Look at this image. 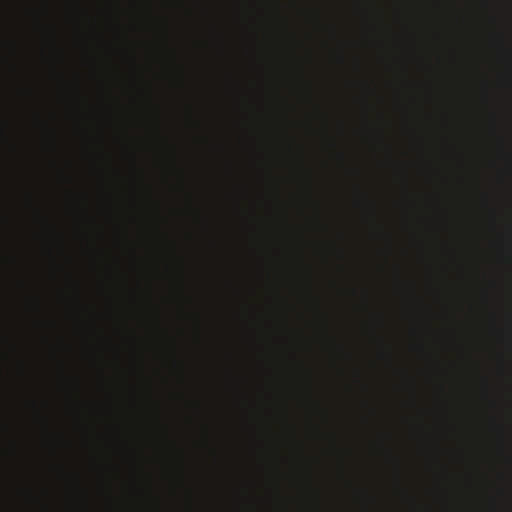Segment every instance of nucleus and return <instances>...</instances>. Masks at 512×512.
Segmentation results:
<instances>
[{
	"instance_id": "obj_1",
	"label": "nucleus",
	"mask_w": 512,
	"mask_h": 512,
	"mask_svg": "<svg viewBox=\"0 0 512 512\" xmlns=\"http://www.w3.org/2000/svg\"><path fill=\"white\" fill-rule=\"evenodd\" d=\"M25 200H26L27 206L29 208L33 209L35 214L37 216H39V210H38V208L35 205V195L32 192V190H30V189L26 190V192H25Z\"/></svg>"
},
{
	"instance_id": "obj_2",
	"label": "nucleus",
	"mask_w": 512,
	"mask_h": 512,
	"mask_svg": "<svg viewBox=\"0 0 512 512\" xmlns=\"http://www.w3.org/2000/svg\"><path fill=\"white\" fill-rule=\"evenodd\" d=\"M28 308L33 311H39L40 301L39 298L35 295L28 294L26 297Z\"/></svg>"
},
{
	"instance_id": "obj_3",
	"label": "nucleus",
	"mask_w": 512,
	"mask_h": 512,
	"mask_svg": "<svg viewBox=\"0 0 512 512\" xmlns=\"http://www.w3.org/2000/svg\"><path fill=\"white\" fill-rule=\"evenodd\" d=\"M23 493L29 502L34 503V502L38 501V498L36 497V495L34 494V491L32 490V488L30 486H26L23 489Z\"/></svg>"
},
{
	"instance_id": "obj_4",
	"label": "nucleus",
	"mask_w": 512,
	"mask_h": 512,
	"mask_svg": "<svg viewBox=\"0 0 512 512\" xmlns=\"http://www.w3.org/2000/svg\"><path fill=\"white\" fill-rule=\"evenodd\" d=\"M23 94H24V96H25L27 99H29V100H30V99L34 98V95H35V93H34V89H33L31 86H25V87L23 88Z\"/></svg>"
},
{
	"instance_id": "obj_5",
	"label": "nucleus",
	"mask_w": 512,
	"mask_h": 512,
	"mask_svg": "<svg viewBox=\"0 0 512 512\" xmlns=\"http://www.w3.org/2000/svg\"><path fill=\"white\" fill-rule=\"evenodd\" d=\"M21 368H22L23 376L25 377V379H27L30 376V373H29V367H28L26 361L22 362V367Z\"/></svg>"
},
{
	"instance_id": "obj_6",
	"label": "nucleus",
	"mask_w": 512,
	"mask_h": 512,
	"mask_svg": "<svg viewBox=\"0 0 512 512\" xmlns=\"http://www.w3.org/2000/svg\"><path fill=\"white\" fill-rule=\"evenodd\" d=\"M27 403L29 404L30 407L33 408L34 411H36L38 413V405L34 399L29 398Z\"/></svg>"
},
{
	"instance_id": "obj_7",
	"label": "nucleus",
	"mask_w": 512,
	"mask_h": 512,
	"mask_svg": "<svg viewBox=\"0 0 512 512\" xmlns=\"http://www.w3.org/2000/svg\"><path fill=\"white\" fill-rule=\"evenodd\" d=\"M23 287H24L25 289H27V288H28V282H27L26 280H25V281H23Z\"/></svg>"
},
{
	"instance_id": "obj_8",
	"label": "nucleus",
	"mask_w": 512,
	"mask_h": 512,
	"mask_svg": "<svg viewBox=\"0 0 512 512\" xmlns=\"http://www.w3.org/2000/svg\"><path fill=\"white\" fill-rule=\"evenodd\" d=\"M2 512H6V503H2Z\"/></svg>"
}]
</instances>
